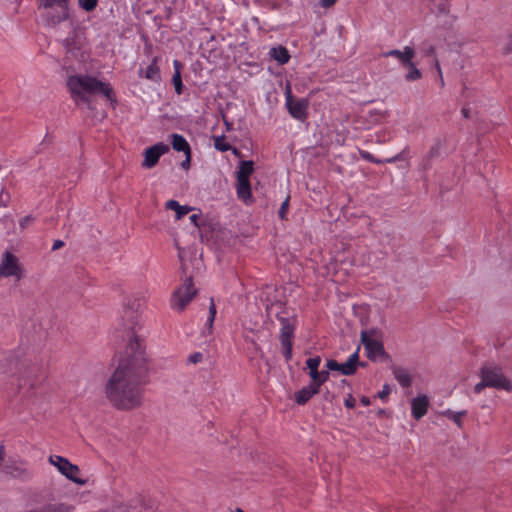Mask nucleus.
<instances>
[{
	"label": "nucleus",
	"instance_id": "f257e3e1",
	"mask_svg": "<svg viewBox=\"0 0 512 512\" xmlns=\"http://www.w3.org/2000/svg\"><path fill=\"white\" fill-rule=\"evenodd\" d=\"M128 337L125 357L105 385V396L109 403L118 410L126 411L142 405L144 386L149 380L143 340L134 332Z\"/></svg>",
	"mask_w": 512,
	"mask_h": 512
},
{
	"label": "nucleus",
	"instance_id": "f03ea898",
	"mask_svg": "<svg viewBox=\"0 0 512 512\" xmlns=\"http://www.w3.org/2000/svg\"><path fill=\"white\" fill-rule=\"evenodd\" d=\"M67 87L77 105L87 104L90 107V96L101 94L108 100L113 99V90L108 83L88 75H73L67 79Z\"/></svg>",
	"mask_w": 512,
	"mask_h": 512
},
{
	"label": "nucleus",
	"instance_id": "7ed1b4c3",
	"mask_svg": "<svg viewBox=\"0 0 512 512\" xmlns=\"http://www.w3.org/2000/svg\"><path fill=\"white\" fill-rule=\"evenodd\" d=\"M10 373L20 374V380L23 384L20 387L29 382V387L33 388L39 375H41L45 368V363L42 358L37 357L33 352L16 353L15 356L10 360Z\"/></svg>",
	"mask_w": 512,
	"mask_h": 512
},
{
	"label": "nucleus",
	"instance_id": "20e7f679",
	"mask_svg": "<svg viewBox=\"0 0 512 512\" xmlns=\"http://www.w3.org/2000/svg\"><path fill=\"white\" fill-rule=\"evenodd\" d=\"M70 0H41L40 6L46 9L44 18L47 25L55 26L69 17Z\"/></svg>",
	"mask_w": 512,
	"mask_h": 512
},
{
	"label": "nucleus",
	"instance_id": "39448f33",
	"mask_svg": "<svg viewBox=\"0 0 512 512\" xmlns=\"http://www.w3.org/2000/svg\"><path fill=\"white\" fill-rule=\"evenodd\" d=\"M480 377L489 387L499 390L512 391V382L505 377L502 368L496 365H484L480 369Z\"/></svg>",
	"mask_w": 512,
	"mask_h": 512
},
{
	"label": "nucleus",
	"instance_id": "423d86ee",
	"mask_svg": "<svg viewBox=\"0 0 512 512\" xmlns=\"http://www.w3.org/2000/svg\"><path fill=\"white\" fill-rule=\"evenodd\" d=\"M197 294L194 288L192 277L184 280L183 284L173 292L170 299V306L177 312H182Z\"/></svg>",
	"mask_w": 512,
	"mask_h": 512
},
{
	"label": "nucleus",
	"instance_id": "0eeeda50",
	"mask_svg": "<svg viewBox=\"0 0 512 512\" xmlns=\"http://www.w3.org/2000/svg\"><path fill=\"white\" fill-rule=\"evenodd\" d=\"M49 463L55 466L58 471L67 479L78 485L87 484L88 480L78 477L80 469L77 465L72 464L67 458L58 455H51L48 459Z\"/></svg>",
	"mask_w": 512,
	"mask_h": 512
},
{
	"label": "nucleus",
	"instance_id": "6e6552de",
	"mask_svg": "<svg viewBox=\"0 0 512 512\" xmlns=\"http://www.w3.org/2000/svg\"><path fill=\"white\" fill-rule=\"evenodd\" d=\"M281 329L279 339L282 346V353L286 361L292 359V340L295 333V320L290 318L281 317Z\"/></svg>",
	"mask_w": 512,
	"mask_h": 512
},
{
	"label": "nucleus",
	"instance_id": "1a4fd4ad",
	"mask_svg": "<svg viewBox=\"0 0 512 512\" xmlns=\"http://www.w3.org/2000/svg\"><path fill=\"white\" fill-rule=\"evenodd\" d=\"M1 277H15L16 280H20L23 277V269L18 258L9 251L4 252L2 255L0 263Z\"/></svg>",
	"mask_w": 512,
	"mask_h": 512
},
{
	"label": "nucleus",
	"instance_id": "9d476101",
	"mask_svg": "<svg viewBox=\"0 0 512 512\" xmlns=\"http://www.w3.org/2000/svg\"><path fill=\"white\" fill-rule=\"evenodd\" d=\"M360 346L352 353L345 363H338L336 360L330 359L326 362V367L331 371H339L341 374L350 376L356 373L359 364Z\"/></svg>",
	"mask_w": 512,
	"mask_h": 512
},
{
	"label": "nucleus",
	"instance_id": "9b49d317",
	"mask_svg": "<svg viewBox=\"0 0 512 512\" xmlns=\"http://www.w3.org/2000/svg\"><path fill=\"white\" fill-rule=\"evenodd\" d=\"M366 355L372 362H383L390 358L389 354L385 351L383 341H370L363 335V342Z\"/></svg>",
	"mask_w": 512,
	"mask_h": 512
},
{
	"label": "nucleus",
	"instance_id": "f8f14e48",
	"mask_svg": "<svg viewBox=\"0 0 512 512\" xmlns=\"http://www.w3.org/2000/svg\"><path fill=\"white\" fill-rule=\"evenodd\" d=\"M286 106L290 115L299 121H304L307 118L308 100L301 98L294 100L290 90L286 94Z\"/></svg>",
	"mask_w": 512,
	"mask_h": 512
},
{
	"label": "nucleus",
	"instance_id": "ddd939ff",
	"mask_svg": "<svg viewBox=\"0 0 512 512\" xmlns=\"http://www.w3.org/2000/svg\"><path fill=\"white\" fill-rule=\"evenodd\" d=\"M169 151V146L163 142L156 143L155 145L147 148L144 151V161L142 167L146 169L153 168L159 161V158Z\"/></svg>",
	"mask_w": 512,
	"mask_h": 512
},
{
	"label": "nucleus",
	"instance_id": "4468645a",
	"mask_svg": "<svg viewBox=\"0 0 512 512\" xmlns=\"http://www.w3.org/2000/svg\"><path fill=\"white\" fill-rule=\"evenodd\" d=\"M383 56L384 57H395L400 61V63L403 66H405V65H411V60L415 56V51L412 47L405 46L403 51H400L398 49H393V50L383 53Z\"/></svg>",
	"mask_w": 512,
	"mask_h": 512
},
{
	"label": "nucleus",
	"instance_id": "2eb2a0df",
	"mask_svg": "<svg viewBox=\"0 0 512 512\" xmlns=\"http://www.w3.org/2000/svg\"><path fill=\"white\" fill-rule=\"evenodd\" d=\"M429 399L426 395H420L411 402L412 416L420 420L428 411Z\"/></svg>",
	"mask_w": 512,
	"mask_h": 512
},
{
	"label": "nucleus",
	"instance_id": "dca6fc26",
	"mask_svg": "<svg viewBox=\"0 0 512 512\" xmlns=\"http://www.w3.org/2000/svg\"><path fill=\"white\" fill-rule=\"evenodd\" d=\"M319 392L320 390L313 383H309L295 393V401L299 405H304Z\"/></svg>",
	"mask_w": 512,
	"mask_h": 512
},
{
	"label": "nucleus",
	"instance_id": "f3484780",
	"mask_svg": "<svg viewBox=\"0 0 512 512\" xmlns=\"http://www.w3.org/2000/svg\"><path fill=\"white\" fill-rule=\"evenodd\" d=\"M236 192L239 199L248 202L252 199L250 180L236 179Z\"/></svg>",
	"mask_w": 512,
	"mask_h": 512
},
{
	"label": "nucleus",
	"instance_id": "a211bd4d",
	"mask_svg": "<svg viewBox=\"0 0 512 512\" xmlns=\"http://www.w3.org/2000/svg\"><path fill=\"white\" fill-rule=\"evenodd\" d=\"M395 379L399 382L402 387H410L412 384V377L407 369L403 367L394 366L392 368Z\"/></svg>",
	"mask_w": 512,
	"mask_h": 512
},
{
	"label": "nucleus",
	"instance_id": "6ab92c4d",
	"mask_svg": "<svg viewBox=\"0 0 512 512\" xmlns=\"http://www.w3.org/2000/svg\"><path fill=\"white\" fill-rule=\"evenodd\" d=\"M253 172L254 162L252 160L241 161L236 172V179L249 180Z\"/></svg>",
	"mask_w": 512,
	"mask_h": 512
},
{
	"label": "nucleus",
	"instance_id": "aec40b11",
	"mask_svg": "<svg viewBox=\"0 0 512 512\" xmlns=\"http://www.w3.org/2000/svg\"><path fill=\"white\" fill-rule=\"evenodd\" d=\"M165 207L168 210H173L176 212L177 220H180L182 217L187 215L191 210H193L192 207L180 205L179 202L176 200L167 201Z\"/></svg>",
	"mask_w": 512,
	"mask_h": 512
},
{
	"label": "nucleus",
	"instance_id": "412c9836",
	"mask_svg": "<svg viewBox=\"0 0 512 512\" xmlns=\"http://www.w3.org/2000/svg\"><path fill=\"white\" fill-rule=\"evenodd\" d=\"M172 148L176 151L188 153L191 151L190 145L187 140L180 134H172Z\"/></svg>",
	"mask_w": 512,
	"mask_h": 512
},
{
	"label": "nucleus",
	"instance_id": "4be33fe9",
	"mask_svg": "<svg viewBox=\"0 0 512 512\" xmlns=\"http://www.w3.org/2000/svg\"><path fill=\"white\" fill-rule=\"evenodd\" d=\"M271 57L279 64H286L290 60L288 50L283 46L273 47L270 51Z\"/></svg>",
	"mask_w": 512,
	"mask_h": 512
},
{
	"label": "nucleus",
	"instance_id": "5701e85b",
	"mask_svg": "<svg viewBox=\"0 0 512 512\" xmlns=\"http://www.w3.org/2000/svg\"><path fill=\"white\" fill-rule=\"evenodd\" d=\"M173 65H174L175 72L172 77V83L174 85L175 92L178 95H180L183 91V83H182V78H181L182 64L180 61L174 60Z\"/></svg>",
	"mask_w": 512,
	"mask_h": 512
},
{
	"label": "nucleus",
	"instance_id": "b1692460",
	"mask_svg": "<svg viewBox=\"0 0 512 512\" xmlns=\"http://www.w3.org/2000/svg\"><path fill=\"white\" fill-rule=\"evenodd\" d=\"M365 334L366 339L370 341H383V331L378 327H372L370 329H364L360 332V340L363 342V335Z\"/></svg>",
	"mask_w": 512,
	"mask_h": 512
},
{
	"label": "nucleus",
	"instance_id": "393cba45",
	"mask_svg": "<svg viewBox=\"0 0 512 512\" xmlns=\"http://www.w3.org/2000/svg\"><path fill=\"white\" fill-rule=\"evenodd\" d=\"M156 58L153 59L152 63L145 70V78L154 82H158L161 79L160 70L157 66Z\"/></svg>",
	"mask_w": 512,
	"mask_h": 512
},
{
	"label": "nucleus",
	"instance_id": "a878e982",
	"mask_svg": "<svg viewBox=\"0 0 512 512\" xmlns=\"http://www.w3.org/2000/svg\"><path fill=\"white\" fill-rule=\"evenodd\" d=\"M405 68L409 69V72L405 75L407 81H416L422 77L421 71L415 66L411 60V65H405Z\"/></svg>",
	"mask_w": 512,
	"mask_h": 512
},
{
	"label": "nucleus",
	"instance_id": "bb28decb",
	"mask_svg": "<svg viewBox=\"0 0 512 512\" xmlns=\"http://www.w3.org/2000/svg\"><path fill=\"white\" fill-rule=\"evenodd\" d=\"M214 147L221 152H226L232 149V146L226 141V138L223 135L214 137Z\"/></svg>",
	"mask_w": 512,
	"mask_h": 512
},
{
	"label": "nucleus",
	"instance_id": "cd10ccee",
	"mask_svg": "<svg viewBox=\"0 0 512 512\" xmlns=\"http://www.w3.org/2000/svg\"><path fill=\"white\" fill-rule=\"evenodd\" d=\"M466 414H467V411H465V410L458 411V412L447 410L444 412V415L447 416L452 421H454L458 427H462V417L466 416Z\"/></svg>",
	"mask_w": 512,
	"mask_h": 512
},
{
	"label": "nucleus",
	"instance_id": "c85d7f7f",
	"mask_svg": "<svg viewBox=\"0 0 512 512\" xmlns=\"http://www.w3.org/2000/svg\"><path fill=\"white\" fill-rule=\"evenodd\" d=\"M79 5L82 9L87 12H90L95 9L97 6L98 0H78Z\"/></svg>",
	"mask_w": 512,
	"mask_h": 512
},
{
	"label": "nucleus",
	"instance_id": "c756f323",
	"mask_svg": "<svg viewBox=\"0 0 512 512\" xmlns=\"http://www.w3.org/2000/svg\"><path fill=\"white\" fill-rule=\"evenodd\" d=\"M203 358H204V355L202 352H194L188 356L187 364L196 365L198 363H201L203 361Z\"/></svg>",
	"mask_w": 512,
	"mask_h": 512
},
{
	"label": "nucleus",
	"instance_id": "7c9ffc66",
	"mask_svg": "<svg viewBox=\"0 0 512 512\" xmlns=\"http://www.w3.org/2000/svg\"><path fill=\"white\" fill-rule=\"evenodd\" d=\"M320 363H321L320 356H315V357L307 359L306 366L309 370L319 369Z\"/></svg>",
	"mask_w": 512,
	"mask_h": 512
},
{
	"label": "nucleus",
	"instance_id": "2f4dec72",
	"mask_svg": "<svg viewBox=\"0 0 512 512\" xmlns=\"http://www.w3.org/2000/svg\"><path fill=\"white\" fill-rule=\"evenodd\" d=\"M329 371L330 370H322L319 372V377L317 383H313L319 390L323 383H325L329 379Z\"/></svg>",
	"mask_w": 512,
	"mask_h": 512
},
{
	"label": "nucleus",
	"instance_id": "473e14b6",
	"mask_svg": "<svg viewBox=\"0 0 512 512\" xmlns=\"http://www.w3.org/2000/svg\"><path fill=\"white\" fill-rule=\"evenodd\" d=\"M402 160V155L401 154H397L391 158H388V159H385V160H381V159H378L376 157H374V160L371 161V163H375V164H382V163H395L397 161H400Z\"/></svg>",
	"mask_w": 512,
	"mask_h": 512
},
{
	"label": "nucleus",
	"instance_id": "72a5a7b5",
	"mask_svg": "<svg viewBox=\"0 0 512 512\" xmlns=\"http://www.w3.org/2000/svg\"><path fill=\"white\" fill-rule=\"evenodd\" d=\"M125 317L129 318L131 320V329H134V324L138 318V314L136 311H134L132 308L129 310H125Z\"/></svg>",
	"mask_w": 512,
	"mask_h": 512
},
{
	"label": "nucleus",
	"instance_id": "f704fd0d",
	"mask_svg": "<svg viewBox=\"0 0 512 512\" xmlns=\"http://www.w3.org/2000/svg\"><path fill=\"white\" fill-rule=\"evenodd\" d=\"M289 199H290V198H289V197H287V198L285 199V201L282 203V205H281V207H280V209H279L278 214H279V217H280L281 219H285V218H286V214H287L288 206H289Z\"/></svg>",
	"mask_w": 512,
	"mask_h": 512
},
{
	"label": "nucleus",
	"instance_id": "c9c22d12",
	"mask_svg": "<svg viewBox=\"0 0 512 512\" xmlns=\"http://www.w3.org/2000/svg\"><path fill=\"white\" fill-rule=\"evenodd\" d=\"M391 393V387L389 384H384L382 390L378 392V397L381 400H386L389 394Z\"/></svg>",
	"mask_w": 512,
	"mask_h": 512
},
{
	"label": "nucleus",
	"instance_id": "e433bc0d",
	"mask_svg": "<svg viewBox=\"0 0 512 512\" xmlns=\"http://www.w3.org/2000/svg\"><path fill=\"white\" fill-rule=\"evenodd\" d=\"M440 153V144L439 143H436L434 144L431 148H430V151L428 153V158L429 159H432L434 157H437Z\"/></svg>",
	"mask_w": 512,
	"mask_h": 512
},
{
	"label": "nucleus",
	"instance_id": "4c0bfd02",
	"mask_svg": "<svg viewBox=\"0 0 512 512\" xmlns=\"http://www.w3.org/2000/svg\"><path fill=\"white\" fill-rule=\"evenodd\" d=\"M34 221V218L31 216V215H27L25 217H23L20 221H19V225L22 229H25L26 227H28L32 222Z\"/></svg>",
	"mask_w": 512,
	"mask_h": 512
},
{
	"label": "nucleus",
	"instance_id": "58836bf2",
	"mask_svg": "<svg viewBox=\"0 0 512 512\" xmlns=\"http://www.w3.org/2000/svg\"><path fill=\"white\" fill-rule=\"evenodd\" d=\"M185 154V159L182 161L181 163V167L185 170L189 169L190 167V164H191V151L188 152V153H184Z\"/></svg>",
	"mask_w": 512,
	"mask_h": 512
},
{
	"label": "nucleus",
	"instance_id": "ea45409f",
	"mask_svg": "<svg viewBox=\"0 0 512 512\" xmlns=\"http://www.w3.org/2000/svg\"><path fill=\"white\" fill-rule=\"evenodd\" d=\"M355 404H356V401H355L354 397L351 394H349L344 401V405L347 408L352 409L355 407Z\"/></svg>",
	"mask_w": 512,
	"mask_h": 512
},
{
	"label": "nucleus",
	"instance_id": "a19ab883",
	"mask_svg": "<svg viewBox=\"0 0 512 512\" xmlns=\"http://www.w3.org/2000/svg\"><path fill=\"white\" fill-rule=\"evenodd\" d=\"M489 387L484 379H481L479 383H477L474 387L475 393L479 394L485 388Z\"/></svg>",
	"mask_w": 512,
	"mask_h": 512
},
{
	"label": "nucleus",
	"instance_id": "79ce46f5",
	"mask_svg": "<svg viewBox=\"0 0 512 512\" xmlns=\"http://www.w3.org/2000/svg\"><path fill=\"white\" fill-rule=\"evenodd\" d=\"M215 316H216V305L214 303V300L211 299L210 300V305H209V316L208 317H211L212 319H215Z\"/></svg>",
	"mask_w": 512,
	"mask_h": 512
},
{
	"label": "nucleus",
	"instance_id": "37998d69",
	"mask_svg": "<svg viewBox=\"0 0 512 512\" xmlns=\"http://www.w3.org/2000/svg\"><path fill=\"white\" fill-rule=\"evenodd\" d=\"M360 156L362 159L368 161V162H371L372 160H374V155H372L370 152L368 151H360Z\"/></svg>",
	"mask_w": 512,
	"mask_h": 512
},
{
	"label": "nucleus",
	"instance_id": "c03bdc74",
	"mask_svg": "<svg viewBox=\"0 0 512 512\" xmlns=\"http://www.w3.org/2000/svg\"><path fill=\"white\" fill-rule=\"evenodd\" d=\"M319 372L320 371L318 369L309 370V375L312 380L310 383H317L318 377H319Z\"/></svg>",
	"mask_w": 512,
	"mask_h": 512
},
{
	"label": "nucleus",
	"instance_id": "a18cd8bd",
	"mask_svg": "<svg viewBox=\"0 0 512 512\" xmlns=\"http://www.w3.org/2000/svg\"><path fill=\"white\" fill-rule=\"evenodd\" d=\"M425 56H435V47L433 45H428L423 49Z\"/></svg>",
	"mask_w": 512,
	"mask_h": 512
},
{
	"label": "nucleus",
	"instance_id": "49530a36",
	"mask_svg": "<svg viewBox=\"0 0 512 512\" xmlns=\"http://www.w3.org/2000/svg\"><path fill=\"white\" fill-rule=\"evenodd\" d=\"M504 52L507 54L512 53V35H510L507 40V43L504 47Z\"/></svg>",
	"mask_w": 512,
	"mask_h": 512
},
{
	"label": "nucleus",
	"instance_id": "de8ad7c7",
	"mask_svg": "<svg viewBox=\"0 0 512 512\" xmlns=\"http://www.w3.org/2000/svg\"><path fill=\"white\" fill-rule=\"evenodd\" d=\"M199 219H200V215L199 214H192L189 216V220L192 224H194L195 226L199 227L200 224H199Z\"/></svg>",
	"mask_w": 512,
	"mask_h": 512
},
{
	"label": "nucleus",
	"instance_id": "09e8293b",
	"mask_svg": "<svg viewBox=\"0 0 512 512\" xmlns=\"http://www.w3.org/2000/svg\"><path fill=\"white\" fill-rule=\"evenodd\" d=\"M371 116H376V121H379L384 118V114L378 110H372L369 112Z\"/></svg>",
	"mask_w": 512,
	"mask_h": 512
},
{
	"label": "nucleus",
	"instance_id": "8fccbe9b",
	"mask_svg": "<svg viewBox=\"0 0 512 512\" xmlns=\"http://www.w3.org/2000/svg\"><path fill=\"white\" fill-rule=\"evenodd\" d=\"M64 242L62 240H55L53 245H52V250L53 251H56V250H59L60 248H62L64 246Z\"/></svg>",
	"mask_w": 512,
	"mask_h": 512
},
{
	"label": "nucleus",
	"instance_id": "3c124183",
	"mask_svg": "<svg viewBox=\"0 0 512 512\" xmlns=\"http://www.w3.org/2000/svg\"><path fill=\"white\" fill-rule=\"evenodd\" d=\"M336 1L337 0H321L320 4L322 7L328 8V7L332 6L333 4H335Z\"/></svg>",
	"mask_w": 512,
	"mask_h": 512
},
{
	"label": "nucleus",
	"instance_id": "603ef678",
	"mask_svg": "<svg viewBox=\"0 0 512 512\" xmlns=\"http://www.w3.org/2000/svg\"><path fill=\"white\" fill-rule=\"evenodd\" d=\"M214 320L215 319H212L211 317H208V319H207V322H206L205 326L208 328V332L209 333H211V331H212Z\"/></svg>",
	"mask_w": 512,
	"mask_h": 512
},
{
	"label": "nucleus",
	"instance_id": "864d4df0",
	"mask_svg": "<svg viewBox=\"0 0 512 512\" xmlns=\"http://www.w3.org/2000/svg\"><path fill=\"white\" fill-rule=\"evenodd\" d=\"M360 402L362 405L364 406H369L371 405V401H370V398L366 397V396H362L361 399H360Z\"/></svg>",
	"mask_w": 512,
	"mask_h": 512
},
{
	"label": "nucleus",
	"instance_id": "5fc2aeb1",
	"mask_svg": "<svg viewBox=\"0 0 512 512\" xmlns=\"http://www.w3.org/2000/svg\"><path fill=\"white\" fill-rule=\"evenodd\" d=\"M461 112H462V115H463L465 118H469V109H467V108H465V107H464V108H462Z\"/></svg>",
	"mask_w": 512,
	"mask_h": 512
},
{
	"label": "nucleus",
	"instance_id": "6e6d98bb",
	"mask_svg": "<svg viewBox=\"0 0 512 512\" xmlns=\"http://www.w3.org/2000/svg\"><path fill=\"white\" fill-rule=\"evenodd\" d=\"M435 67L438 71V73L441 75V67H440V64H439V61L435 58Z\"/></svg>",
	"mask_w": 512,
	"mask_h": 512
},
{
	"label": "nucleus",
	"instance_id": "4d7b16f0",
	"mask_svg": "<svg viewBox=\"0 0 512 512\" xmlns=\"http://www.w3.org/2000/svg\"><path fill=\"white\" fill-rule=\"evenodd\" d=\"M64 43H65V46H66L67 48H69V45H70V38H67V39L64 41Z\"/></svg>",
	"mask_w": 512,
	"mask_h": 512
},
{
	"label": "nucleus",
	"instance_id": "13d9d810",
	"mask_svg": "<svg viewBox=\"0 0 512 512\" xmlns=\"http://www.w3.org/2000/svg\"><path fill=\"white\" fill-rule=\"evenodd\" d=\"M358 366H361V367H366V366H367V363H365V362H360V361H359V364H358Z\"/></svg>",
	"mask_w": 512,
	"mask_h": 512
},
{
	"label": "nucleus",
	"instance_id": "bf43d9fd",
	"mask_svg": "<svg viewBox=\"0 0 512 512\" xmlns=\"http://www.w3.org/2000/svg\"><path fill=\"white\" fill-rule=\"evenodd\" d=\"M3 192H4L3 190L0 192V198H1V197H2V195H3Z\"/></svg>",
	"mask_w": 512,
	"mask_h": 512
}]
</instances>
